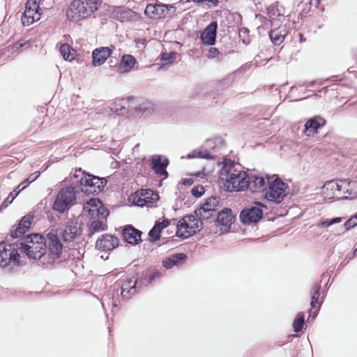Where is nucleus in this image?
Wrapping results in <instances>:
<instances>
[{
  "label": "nucleus",
  "instance_id": "obj_1",
  "mask_svg": "<svg viewBox=\"0 0 357 357\" xmlns=\"http://www.w3.org/2000/svg\"><path fill=\"white\" fill-rule=\"evenodd\" d=\"M107 184L105 178H100L86 173L81 169L75 170L71 184L62 188L58 192L53 204V209L61 213L68 210L75 204L76 194L82 191L86 195H98Z\"/></svg>",
  "mask_w": 357,
  "mask_h": 357
},
{
  "label": "nucleus",
  "instance_id": "obj_2",
  "mask_svg": "<svg viewBox=\"0 0 357 357\" xmlns=\"http://www.w3.org/2000/svg\"><path fill=\"white\" fill-rule=\"evenodd\" d=\"M220 178L226 181V186L230 192H240L248 187V174L235 168L234 162L225 164L220 169Z\"/></svg>",
  "mask_w": 357,
  "mask_h": 357
},
{
  "label": "nucleus",
  "instance_id": "obj_3",
  "mask_svg": "<svg viewBox=\"0 0 357 357\" xmlns=\"http://www.w3.org/2000/svg\"><path fill=\"white\" fill-rule=\"evenodd\" d=\"M225 143L221 137L206 140L202 147L188 155V158L215 159L225 154Z\"/></svg>",
  "mask_w": 357,
  "mask_h": 357
},
{
  "label": "nucleus",
  "instance_id": "obj_4",
  "mask_svg": "<svg viewBox=\"0 0 357 357\" xmlns=\"http://www.w3.org/2000/svg\"><path fill=\"white\" fill-rule=\"evenodd\" d=\"M100 0H74L66 10V17L78 22L91 15L98 9Z\"/></svg>",
  "mask_w": 357,
  "mask_h": 357
},
{
  "label": "nucleus",
  "instance_id": "obj_5",
  "mask_svg": "<svg viewBox=\"0 0 357 357\" xmlns=\"http://www.w3.org/2000/svg\"><path fill=\"white\" fill-rule=\"evenodd\" d=\"M138 282L137 278L126 277L118 280L113 286L112 305L116 307L118 302H120V297L122 301L129 300L132 295L137 292Z\"/></svg>",
  "mask_w": 357,
  "mask_h": 357
},
{
  "label": "nucleus",
  "instance_id": "obj_6",
  "mask_svg": "<svg viewBox=\"0 0 357 357\" xmlns=\"http://www.w3.org/2000/svg\"><path fill=\"white\" fill-rule=\"evenodd\" d=\"M204 227V222L196 215L190 214L179 220L176 224V235L183 239L194 235Z\"/></svg>",
  "mask_w": 357,
  "mask_h": 357
},
{
  "label": "nucleus",
  "instance_id": "obj_7",
  "mask_svg": "<svg viewBox=\"0 0 357 357\" xmlns=\"http://www.w3.org/2000/svg\"><path fill=\"white\" fill-rule=\"evenodd\" d=\"M287 184L284 183L277 175H271L265 191V197L270 202L279 204L287 195Z\"/></svg>",
  "mask_w": 357,
  "mask_h": 357
},
{
  "label": "nucleus",
  "instance_id": "obj_8",
  "mask_svg": "<svg viewBox=\"0 0 357 357\" xmlns=\"http://www.w3.org/2000/svg\"><path fill=\"white\" fill-rule=\"evenodd\" d=\"M264 205L259 202H255L253 206L245 207L239 214V219L243 225H251L258 222L263 217Z\"/></svg>",
  "mask_w": 357,
  "mask_h": 357
},
{
  "label": "nucleus",
  "instance_id": "obj_9",
  "mask_svg": "<svg viewBox=\"0 0 357 357\" xmlns=\"http://www.w3.org/2000/svg\"><path fill=\"white\" fill-rule=\"evenodd\" d=\"M17 248L13 244H7L5 242L0 243V266L6 267L10 264L18 265L20 263V255Z\"/></svg>",
  "mask_w": 357,
  "mask_h": 357
},
{
  "label": "nucleus",
  "instance_id": "obj_10",
  "mask_svg": "<svg viewBox=\"0 0 357 357\" xmlns=\"http://www.w3.org/2000/svg\"><path fill=\"white\" fill-rule=\"evenodd\" d=\"M45 248L48 256L54 261L58 259L63 250V244L61 243L59 235L56 231H51L45 237Z\"/></svg>",
  "mask_w": 357,
  "mask_h": 357
},
{
  "label": "nucleus",
  "instance_id": "obj_11",
  "mask_svg": "<svg viewBox=\"0 0 357 357\" xmlns=\"http://www.w3.org/2000/svg\"><path fill=\"white\" fill-rule=\"evenodd\" d=\"M327 121L321 115H314L306 119L304 128L301 130V136L313 137L318 134L319 130L323 128Z\"/></svg>",
  "mask_w": 357,
  "mask_h": 357
},
{
  "label": "nucleus",
  "instance_id": "obj_12",
  "mask_svg": "<svg viewBox=\"0 0 357 357\" xmlns=\"http://www.w3.org/2000/svg\"><path fill=\"white\" fill-rule=\"evenodd\" d=\"M271 177V175L268 174L264 177L262 175L250 172L248 174L246 190L248 189L252 193L265 192Z\"/></svg>",
  "mask_w": 357,
  "mask_h": 357
},
{
  "label": "nucleus",
  "instance_id": "obj_13",
  "mask_svg": "<svg viewBox=\"0 0 357 357\" xmlns=\"http://www.w3.org/2000/svg\"><path fill=\"white\" fill-rule=\"evenodd\" d=\"M175 11L176 8L173 6L149 4L145 8L144 13L150 18L161 19L170 17Z\"/></svg>",
  "mask_w": 357,
  "mask_h": 357
},
{
  "label": "nucleus",
  "instance_id": "obj_14",
  "mask_svg": "<svg viewBox=\"0 0 357 357\" xmlns=\"http://www.w3.org/2000/svg\"><path fill=\"white\" fill-rule=\"evenodd\" d=\"M36 243L29 244L26 243L24 245L23 251L30 259H40L47 254L45 248V240L44 236H36Z\"/></svg>",
  "mask_w": 357,
  "mask_h": 357
},
{
  "label": "nucleus",
  "instance_id": "obj_15",
  "mask_svg": "<svg viewBox=\"0 0 357 357\" xmlns=\"http://www.w3.org/2000/svg\"><path fill=\"white\" fill-rule=\"evenodd\" d=\"M82 234L80 224L75 220H68L63 229L60 231V236L66 243L75 241Z\"/></svg>",
  "mask_w": 357,
  "mask_h": 357
},
{
  "label": "nucleus",
  "instance_id": "obj_16",
  "mask_svg": "<svg viewBox=\"0 0 357 357\" xmlns=\"http://www.w3.org/2000/svg\"><path fill=\"white\" fill-rule=\"evenodd\" d=\"M163 273L155 266H149L137 274L138 289L152 284L160 279Z\"/></svg>",
  "mask_w": 357,
  "mask_h": 357
},
{
  "label": "nucleus",
  "instance_id": "obj_17",
  "mask_svg": "<svg viewBox=\"0 0 357 357\" xmlns=\"http://www.w3.org/2000/svg\"><path fill=\"white\" fill-rule=\"evenodd\" d=\"M84 211L88 213L91 218L102 215V218H107L109 211L105 208L99 199H90L84 206Z\"/></svg>",
  "mask_w": 357,
  "mask_h": 357
},
{
  "label": "nucleus",
  "instance_id": "obj_18",
  "mask_svg": "<svg viewBox=\"0 0 357 357\" xmlns=\"http://www.w3.org/2000/svg\"><path fill=\"white\" fill-rule=\"evenodd\" d=\"M321 280L315 281L312 283L311 288L309 291L310 298V306L312 307H321L326 297V291H321Z\"/></svg>",
  "mask_w": 357,
  "mask_h": 357
},
{
  "label": "nucleus",
  "instance_id": "obj_19",
  "mask_svg": "<svg viewBox=\"0 0 357 357\" xmlns=\"http://www.w3.org/2000/svg\"><path fill=\"white\" fill-rule=\"evenodd\" d=\"M168 165L169 160L165 156L154 155L151 157V166L152 169L157 175L164 176L165 178L168 176V172H167Z\"/></svg>",
  "mask_w": 357,
  "mask_h": 357
},
{
  "label": "nucleus",
  "instance_id": "obj_20",
  "mask_svg": "<svg viewBox=\"0 0 357 357\" xmlns=\"http://www.w3.org/2000/svg\"><path fill=\"white\" fill-rule=\"evenodd\" d=\"M119 245L118 238L111 234H102L96 241V248L98 250L107 252L112 250Z\"/></svg>",
  "mask_w": 357,
  "mask_h": 357
},
{
  "label": "nucleus",
  "instance_id": "obj_21",
  "mask_svg": "<svg viewBox=\"0 0 357 357\" xmlns=\"http://www.w3.org/2000/svg\"><path fill=\"white\" fill-rule=\"evenodd\" d=\"M33 215L28 214L24 215L17 226H13L10 230V236L13 238H19L24 234L30 228L33 220Z\"/></svg>",
  "mask_w": 357,
  "mask_h": 357
},
{
  "label": "nucleus",
  "instance_id": "obj_22",
  "mask_svg": "<svg viewBox=\"0 0 357 357\" xmlns=\"http://www.w3.org/2000/svg\"><path fill=\"white\" fill-rule=\"evenodd\" d=\"M114 46L101 47L95 49L92 52L93 65L94 66H99L102 65L107 59L112 54Z\"/></svg>",
  "mask_w": 357,
  "mask_h": 357
},
{
  "label": "nucleus",
  "instance_id": "obj_23",
  "mask_svg": "<svg viewBox=\"0 0 357 357\" xmlns=\"http://www.w3.org/2000/svg\"><path fill=\"white\" fill-rule=\"evenodd\" d=\"M142 232L132 227V225H126L122 231V236L123 240L129 244L137 245L142 241Z\"/></svg>",
  "mask_w": 357,
  "mask_h": 357
},
{
  "label": "nucleus",
  "instance_id": "obj_24",
  "mask_svg": "<svg viewBox=\"0 0 357 357\" xmlns=\"http://www.w3.org/2000/svg\"><path fill=\"white\" fill-rule=\"evenodd\" d=\"M218 24L216 22H211L208 25L201 34V40L203 44L213 45L215 43L217 35Z\"/></svg>",
  "mask_w": 357,
  "mask_h": 357
},
{
  "label": "nucleus",
  "instance_id": "obj_25",
  "mask_svg": "<svg viewBox=\"0 0 357 357\" xmlns=\"http://www.w3.org/2000/svg\"><path fill=\"white\" fill-rule=\"evenodd\" d=\"M187 259V255L185 253H176L166 257L162 261V266L166 269H170L174 266H180L184 264Z\"/></svg>",
  "mask_w": 357,
  "mask_h": 357
},
{
  "label": "nucleus",
  "instance_id": "obj_26",
  "mask_svg": "<svg viewBox=\"0 0 357 357\" xmlns=\"http://www.w3.org/2000/svg\"><path fill=\"white\" fill-rule=\"evenodd\" d=\"M233 217L231 215V211L229 208H224L220 212H218L215 219V222L219 225L225 227V230L228 231L232 224Z\"/></svg>",
  "mask_w": 357,
  "mask_h": 357
},
{
  "label": "nucleus",
  "instance_id": "obj_27",
  "mask_svg": "<svg viewBox=\"0 0 357 357\" xmlns=\"http://www.w3.org/2000/svg\"><path fill=\"white\" fill-rule=\"evenodd\" d=\"M106 218H102V215L96 216L95 218H91L89 227V236L91 237L96 232L104 231L107 229Z\"/></svg>",
  "mask_w": 357,
  "mask_h": 357
},
{
  "label": "nucleus",
  "instance_id": "obj_28",
  "mask_svg": "<svg viewBox=\"0 0 357 357\" xmlns=\"http://www.w3.org/2000/svg\"><path fill=\"white\" fill-rule=\"evenodd\" d=\"M112 15L114 19H116L122 22H128L132 20L134 18L135 12L128 8L120 6L116 7L114 10Z\"/></svg>",
  "mask_w": 357,
  "mask_h": 357
},
{
  "label": "nucleus",
  "instance_id": "obj_29",
  "mask_svg": "<svg viewBox=\"0 0 357 357\" xmlns=\"http://www.w3.org/2000/svg\"><path fill=\"white\" fill-rule=\"evenodd\" d=\"M136 63L135 58L130 54H124L117 66V71L121 73H129Z\"/></svg>",
  "mask_w": 357,
  "mask_h": 357
},
{
  "label": "nucleus",
  "instance_id": "obj_30",
  "mask_svg": "<svg viewBox=\"0 0 357 357\" xmlns=\"http://www.w3.org/2000/svg\"><path fill=\"white\" fill-rule=\"evenodd\" d=\"M170 224V220L164 218L162 222L156 221L154 226L149 232V236L152 242H155L160 238L161 231L167 227Z\"/></svg>",
  "mask_w": 357,
  "mask_h": 357
},
{
  "label": "nucleus",
  "instance_id": "obj_31",
  "mask_svg": "<svg viewBox=\"0 0 357 357\" xmlns=\"http://www.w3.org/2000/svg\"><path fill=\"white\" fill-rule=\"evenodd\" d=\"M40 15L41 12L40 11L25 8L21 18L22 23L24 26H29L34 22L39 20Z\"/></svg>",
  "mask_w": 357,
  "mask_h": 357
},
{
  "label": "nucleus",
  "instance_id": "obj_32",
  "mask_svg": "<svg viewBox=\"0 0 357 357\" xmlns=\"http://www.w3.org/2000/svg\"><path fill=\"white\" fill-rule=\"evenodd\" d=\"M293 330L295 333H298L303 332L307 328V325L305 322V315L303 312H299L293 320L291 324Z\"/></svg>",
  "mask_w": 357,
  "mask_h": 357
},
{
  "label": "nucleus",
  "instance_id": "obj_33",
  "mask_svg": "<svg viewBox=\"0 0 357 357\" xmlns=\"http://www.w3.org/2000/svg\"><path fill=\"white\" fill-rule=\"evenodd\" d=\"M139 192L141 197H144V201H146V206L153 204L159 199L158 194L150 189H141Z\"/></svg>",
  "mask_w": 357,
  "mask_h": 357
},
{
  "label": "nucleus",
  "instance_id": "obj_34",
  "mask_svg": "<svg viewBox=\"0 0 357 357\" xmlns=\"http://www.w3.org/2000/svg\"><path fill=\"white\" fill-rule=\"evenodd\" d=\"M59 52L66 61H71L75 56V50L68 44H62L59 48Z\"/></svg>",
  "mask_w": 357,
  "mask_h": 357
},
{
  "label": "nucleus",
  "instance_id": "obj_35",
  "mask_svg": "<svg viewBox=\"0 0 357 357\" xmlns=\"http://www.w3.org/2000/svg\"><path fill=\"white\" fill-rule=\"evenodd\" d=\"M268 15L273 19L283 15L284 8L279 3L275 2L266 8Z\"/></svg>",
  "mask_w": 357,
  "mask_h": 357
},
{
  "label": "nucleus",
  "instance_id": "obj_36",
  "mask_svg": "<svg viewBox=\"0 0 357 357\" xmlns=\"http://www.w3.org/2000/svg\"><path fill=\"white\" fill-rule=\"evenodd\" d=\"M136 112L142 114H150L153 111V105L149 100H142L134 107Z\"/></svg>",
  "mask_w": 357,
  "mask_h": 357
},
{
  "label": "nucleus",
  "instance_id": "obj_37",
  "mask_svg": "<svg viewBox=\"0 0 357 357\" xmlns=\"http://www.w3.org/2000/svg\"><path fill=\"white\" fill-rule=\"evenodd\" d=\"M269 37L275 45H279L283 42L285 35L279 29H273L269 32Z\"/></svg>",
  "mask_w": 357,
  "mask_h": 357
},
{
  "label": "nucleus",
  "instance_id": "obj_38",
  "mask_svg": "<svg viewBox=\"0 0 357 357\" xmlns=\"http://www.w3.org/2000/svg\"><path fill=\"white\" fill-rule=\"evenodd\" d=\"M219 204V198L216 197H211L208 198L204 204L201 206L206 209V211H213L215 212L216 211V207Z\"/></svg>",
  "mask_w": 357,
  "mask_h": 357
},
{
  "label": "nucleus",
  "instance_id": "obj_39",
  "mask_svg": "<svg viewBox=\"0 0 357 357\" xmlns=\"http://www.w3.org/2000/svg\"><path fill=\"white\" fill-rule=\"evenodd\" d=\"M144 197H141L139 190L131 194L129 197V201L135 206L143 207L146 206V201H144Z\"/></svg>",
  "mask_w": 357,
  "mask_h": 357
},
{
  "label": "nucleus",
  "instance_id": "obj_40",
  "mask_svg": "<svg viewBox=\"0 0 357 357\" xmlns=\"http://www.w3.org/2000/svg\"><path fill=\"white\" fill-rule=\"evenodd\" d=\"M214 212L213 211H206V209L200 207L195 210L194 213L197 216V218L201 220V221L204 222V220H207L213 216Z\"/></svg>",
  "mask_w": 357,
  "mask_h": 357
},
{
  "label": "nucleus",
  "instance_id": "obj_41",
  "mask_svg": "<svg viewBox=\"0 0 357 357\" xmlns=\"http://www.w3.org/2000/svg\"><path fill=\"white\" fill-rule=\"evenodd\" d=\"M342 220V218L335 217L331 219H327V220H321V221L319 222L317 224V227L319 228L328 227L334 224H337V223L341 222Z\"/></svg>",
  "mask_w": 357,
  "mask_h": 357
},
{
  "label": "nucleus",
  "instance_id": "obj_42",
  "mask_svg": "<svg viewBox=\"0 0 357 357\" xmlns=\"http://www.w3.org/2000/svg\"><path fill=\"white\" fill-rule=\"evenodd\" d=\"M323 188L326 191L333 192L334 190L341 191L342 186L337 183V180L328 181L324 185Z\"/></svg>",
  "mask_w": 357,
  "mask_h": 357
},
{
  "label": "nucleus",
  "instance_id": "obj_43",
  "mask_svg": "<svg viewBox=\"0 0 357 357\" xmlns=\"http://www.w3.org/2000/svg\"><path fill=\"white\" fill-rule=\"evenodd\" d=\"M36 236H43L40 234H33L27 235L24 237V238L23 239L22 241L19 243V246L17 245V248L21 249L22 250L24 245H26V243L29 244L30 245L31 244H35L36 241L35 238H33V237H36Z\"/></svg>",
  "mask_w": 357,
  "mask_h": 357
},
{
  "label": "nucleus",
  "instance_id": "obj_44",
  "mask_svg": "<svg viewBox=\"0 0 357 357\" xmlns=\"http://www.w3.org/2000/svg\"><path fill=\"white\" fill-rule=\"evenodd\" d=\"M320 310H321L320 307L314 306V307H310V309L308 310L307 319V320H305V322L307 324H310L311 323H312L314 321V320L317 317Z\"/></svg>",
  "mask_w": 357,
  "mask_h": 357
},
{
  "label": "nucleus",
  "instance_id": "obj_45",
  "mask_svg": "<svg viewBox=\"0 0 357 357\" xmlns=\"http://www.w3.org/2000/svg\"><path fill=\"white\" fill-rule=\"evenodd\" d=\"M177 53L175 52H163L161 54V60L168 63H172L176 58Z\"/></svg>",
  "mask_w": 357,
  "mask_h": 357
},
{
  "label": "nucleus",
  "instance_id": "obj_46",
  "mask_svg": "<svg viewBox=\"0 0 357 357\" xmlns=\"http://www.w3.org/2000/svg\"><path fill=\"white\" fill-rule=\"evenodd\" d=\"M208 59H217L218 61H221L223 59V54L218 51L215 47H211L207 53Z\"/></svg>",
  "mask_w": 357,
  "mask_h": 357
},
{
  "label": "nucleus",
  "instance_id": "obj_47",
  "mask_svg": "<svg viewBox=\"0 0 357 357\" xmlns=\"http://www.w3.org/2000/svg\"><path fill=\"white\" fill-rule=\"evenodd\" d=\"M40 1L41 0H28L26 3L25 8L41 12V8L39 5Z\"/></svg>",
  "mask_w": 357,
  "mask_h": 357
},
{
  "label": "nucleus",
  "instance_id": "obj_48",
  "mask_svg": "<svg viewBox=\"0 0 357 357\" xmlns=\"http://www.w3.org/2000/svg\"><path fill=\"white\" fill-rule=\"evenodd\" d=\"M25 188V187H22L21 185H19L13 192H11L8 197L6 199L5 202H7L8 204H11L14 199L19 195V193Z\"/></svg>",
  "mask_w": 357,
  "mask_h": 357
},
{
  "label": "nucleus",
  "instance_id": "obj_49",
  "mask_svg": "<svg viewBox=\"0 0 357 357\" xmlns=\"http://www.w3.org/2000/svg\"><path fill=\"white\" fill-rule=\"evenodd\" d=\"M111 110L118 115H123L128 111L124 105H120L117 104H114V105L111 107Z\"/></svg>",
  "mask_w": 357,
  "mask_h": 357
},
{
  "label": "nucleus",
  "instance_id": "obj_50",
  "mask_svg": "<svg viewBox=\"0 0 357 357\" xmlns=\"http://www.w3.org/2000/svg\"><path fill=\"white\" fill-rule=\"evenodd\" d=\"M357 226V222L355 218H354V215L351 216L344 224V227L346 231L350 230L351 229Z\"/></svg>",
  "mask_w": 357,
  "mask_h": 357
},
{
  "label": "nucleus",
  "instance_id": "obj_51",
  "mask_svg": "<svg viewBox=\"0 0 357 357\" xmlns=\"http://www.w3.org/2000/svg\"><path fill=\"white\" fill-rule=\"evenodd\" d=\"M29 47V43L28 41L22 42L21 40H19L13 45V49L15 52H20L22 48H27Z\"/></svg>",
  "mask_w": 357,
  "mask_h": 357
},
{
  "label": "nucleus",
  "instance_id": "obj_52",
  "mask_svg": "<svg viewBox=\"0 0 357 357\" xmlns=\"http://www.w3.org/2000/svg\"><path fill=\"white\" fill-rule=\"evenodd\" d=\"M204 192V187L200 185L194 186L191 190L192 195L196 198L200 197Z\"/></svg>",
  "mask_w": 357,
  "mask_h": 357
},
{
  "label": "nucleus",
  "instance_id": "obj_53",
  "mask_svg": "<svg viewBox=\"0 0 357 357\" xmlns=\"http://www.w3.org/2000/svg\"><path fill=\"white\" fill-rule=\"evenodd\" d=\"M303 7L302 8V11L305 13H307L310 10L312 6V1L307 0L303 3Z\"/></svg>",
  "mask_w": 357,
  "mask_h": 357
},
{
  "label": "nucleus",
  "instance_id": "obj_54",
  "mask_svg": "<svg viewBox=\"0 0 357 357\" xmlns=\"http://www.w3.org/2000/svg\"><path fill=\"white\" fill-rule=\"evenodd\" d=\"M40 176L39 172H36L29 176L27 178V184H30L33 182Z\"/></svg>",
  "mask_w": 357,
  "mask_h": 357
},
{
  "label": "nucleus",
  "instance_id": "obj_55",
  "mask_svg": "<svg viewBox=\"0 0 357 357\" xmlns=\"http://www.w3.org/2000/svg\"><path fill=\"white\" fill-rule=\"evenodd\" d=\"M192 1L197 3H202L204 2L208 1V2L212 3V4L214 6H218L219 4L218 0H192Z\"/></svg>",
  "mask_w": 357,
  "mask_h": 357
},
{
  "label": "nucleus",
  "instance_id": "obj_56",
  "mask_svg": "<svg viewBox=\"0 0 357 357\" xmlns=\"http://www.w3.org/2000/svg\"><path fill=\"white\" fill-rule=\"evenodd\" d=\"M352 257L351 256H349L347 255V257L339 265V267L337 268V270H340L341 268H342L345 265L347 264V263L349 262V259H351Z\"/></svg>",
  "mask_w": 357,
  "mask_h": 357
},
{
  "label": "nucleus",
  "instance_id": "obj_57",
  "mask_svg": "<svg viewBox=\"0 0 357 357\" xmlns=\"http://www.w3.org/2000/svg\"><path fill=\"white\" fill-rule=\"evenodd\" d=\"M181 183L184 185H191L193 183V179L192 178H183L181 181Z\"/></svg>",
  "mask_w": 357,
  "mask_h": 357
},
{
  "label": "nucleus",
  "instance_id": "obj_58",
  "mask_svg": "<svg viewBox=\"0 0 357 357\" xmlns=\"http://www.w3.org/2000/svg\"><path fill=\"white\" fill-rule=\"evenodd\" d=\"M339 181H340L342 183L347 184L348 186H350L351 184L355 183V182L353 183L351 181H349V179H348V178H342L341 180H339Z\"/></svg>",
  "mask_w": 357,
  "mask_h": 357
},
{
  "label": "nucleus",
  "instance_id": "obj_59",
  "mask_svg": "<svg viewBox=\"0 0 357 357\" xmlns=\"http://www.w3.org/2000/svg\"><path fill=\"white\" fill-rule=\"evenodd\" d=\"M341 79V76L340 75H333L328 78L329 81L331 82H336Z\"/></svg>",
  "mask_w": 357,
  "mask_h": 357
},
{
  "label": "nucleus",
  "instance_id": "obj_60",
  "mask_svg": "<svg viewBox=\"0 0 357 357\" xmlns=\"http://www.w3.org/2000/svg\"><path fill=\"white\" fill-rule=\"evenodd\" d=\"M308 96H295L294 98L291 97V101H298L301 100L305 98H307Z\"/></svg>",
  "mask_w": 357,
  "mask_h": 357
},
{
  "label": "nucleus",
  "instance_id": "obj_61",
  "mask_svg": "<svg viewBox=\"0 0 357 357\" xmlns=\"http://www.w3.org/2000/svg\"><path fill=\"white\" fill-rule=\"evenodd\" d=\"M295 34H296L297 36L299 37L301 43L305 41V38H303V35L301 33L297 32L296 31H295L294 33V35H295Z\"/></svg>",
  "mask_w": 357,
  "mask_h": 357
},
{
  "label": "nucleus",
  "instance_id": "obj_62",
  "mask_svg": "<svg viewBox=\"0 0 357 357\" xmlns=\"http://www.w3.org/2000/svg\"><path fill=\"white\" fill-rule=\"evenodd\" d=\"M303 1L304 0H294V4L297 5L299 7L301 3H303Z\"/></svg>",
  "mask_w": 357,
  "mask_h": 357
},
{
  "label": "nucleus",
  "instance_id": "obj_63",
  "mask_svg": "<svg viewBox=\"0 0 357 357\" xmlns=\"http://www.w3.org/2000/svg\"><path fill=\"white\" fill-rule=\"evenodd\" d=\"M20 185H21V188L22 187H26L28 186L29 184H27V178L25 179L22 183H21Z\"/></svg>",
  "mask_w": 357,
  "mask_h": 357
},
{
  "label": "nucleus",
  "instance_id": "obj_64",
  "mask_svg": "<svg viewBox=\"0 0 357 357\" xmlns=\"http://www.w3.org/2000/svg\"><path fill=\"white\" fill-rule=\"evenodd\" d=\"M357 256V247L354 249L353 253L351 254V257Z\"/></svg>",
  "mask_w": 357,
  "mask_h": 357
}]
</instances>
